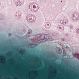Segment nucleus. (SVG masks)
<instances>
[{
    "label": "nucleus",
    "mask_w": 79,
    "mask_h": 79,
    "mask_svg": "<svg viewBox=\"0 0 79 79\" xmlns=\"http://www.w3.org/2000/svg\"><path fill=\"white\" fill-rule=\"evenodd\" d=\"M69 27L70 28V29H73V27L71 26H70Z\"/></svg>",
    "instance_id": "412c9836"
},
{
    "label": "nucleus",
    "mask_w": 79,
    "mask_h": 79,
    "mask_svg": "<svg viewBox=\"0 0 79 79\" xmlns=\"http://www.w3.org/2000/svg\"><path fill=\"white\" fill-rule=\"evenodd\" d=\"M27 53H25L24 54V55H25V57H27V58H28V57L27 56Z\"/></svg>",
    "instance_id": "6ab92c4d"
},
{
    "label": "nucleus",
    "mask_w": 79,
    "mask_h": 79,
    "mask_svg": "<svg viewBox=\"0 0 79 79\" xmlns=\"http://www.w3.org/2000/svg\"><path fill=\"white\" fill-rule=\"evenodd\" d=\"M17 60H22L21 59H18Z\"/></svg>",
    "instance_id": "c85d7f7f"
},
{
    "label": "nucleus",
    "mask_w": 79,
    "mask_h": 79,
    "mask_svg": "<svg viewBox=\"0 0 79 79\" xmlns=\"http://www.w3.org/2000/svg\"><path fill=\"white\" fill-rule=\"evenodd\" d=\"M29 8L30 10L33 12H37L39 10V6L37 3H35L34 5L31 4L30 5Z\"/></svg>",
    "instance_id": "7ed1b4c3"
},
{
    "label": "nucleus",
    "mask_w": 79,
    "mask_h": 79,
    "mask_svg": "<svg viewBox=\"0 0 79 79\" xmlns=\"http://www.w3.org/2000/svg\"><path fill=\"white\" fill-rule=\"evenodd\" d=\"M17 14H18V16H21V14L19 13H17Z\"/></svg>",
    "instance_id": "aec40b11"
},
{
    "label": "nucleus",
    "mask_w": 79,
    "mask_h": 79,
    "mask_svg": "<svg viewBox=\"0 0 79 79\" xmlns=\"http://www.w3.org/2000/svg\"><path fill=\"white\" fill-rule=\"evenodd\" d=\"M47 25L48 26H49V25H50V24H47Z\"/></svg>",
    "instance_id": "a878e982"
},
{
    "label": "nucleus",
    "mask_w": 79,
    "mask_h": 79,
    "mask_svg": "<svg viewBox=\"0 0 79 79\" xmlns=\"http://www.w3.org/2000/svg\"><path fill=\"white\" fill-rule=\"evenodd\" d=\"M15 5L16 6H21V3H20V2H19L17 1H16Z\"/></svg>",
    "instance_id": "f8f14e48"
},
{
    "label": "nucleus",
    "mask_w": 79,
    "mask_h": 79,
    "mask_svg": "<svg viewBox=\"0 0 79 79\" xmlns=\"http://www.w3.org/2000/svg\"><path fill=\"white\" fill-rule=\"evenodd\" d=\"M19 48H18V49H19Z\"/></svg>",
    "instance_id": "2f4dec72"
},
{
    "label": "nucleus",
    "mask_w": 79,
    "mask_h": 79,
    "mask_svg": "<svg viewBox=\"0 0 79 79\" xmlns=\"http://www.w3.org/2000/svg\"><path fill=\"white\" fill-rule=\"evenodd\" d=\"M37 44L36 42L34 43L33 42V44L32 43H30L29 44V46L31 48H34V47H35V46H37Z\"/></svg>",
    "instance_id": "1a4fd4ad"
},
{
    "label": "nucleus",
    "mask_w": 79,
    "mask_h": 79,
    "mask_svg": "<svg viewBox=\"0 0 79 79\" xmlns=\"http://www.w3.org/2000/svg\"><path fill=\"white\" fill-rule=\"evenodd\" d=\"M0 60H2V59H0Z\"/></svg>",
    "instance_id": "473e14b6"
},
{
    "label": "nucleus",
    "mask_w": 79,
    "mask_h": 79,
    "mask_svg": "<svg viewBox=\"0 0 79 79\" xmlns=\"http://www.w3.org/2000/svg\"><path fill=\"white\" fill-rule=\"evenodd\" d=\"M49 37H50L49 35H48V34L45 35V40H46V41H47V40H49V39H50V38H49Z\"/></svg>",
    "instance_id": "9b49d317"
},
{
    "label": "nucleus",
    "mask_w": 79,
    "mask_h": 79,
    "mask_svg": "<svg viewBox=\"0 0 79 79\" xmlns=\"http://www.w3.org/2000/svg\"><path fill=\"white\" fill-rule=\"evenodd\" d=\"M38 61V79H40V60H8V61Z\"/></svg>",
    "instance_id": "f03ea898"
},
{
    "label": "nucleus",
    "mask_w": 79,
    "mask_h": 79,
    "mask_svg": "<svg viewBox=\"0 0 79 79\" xmlns=\"http://www.w3.org/2000/svg\"><path fill=\"white\" fill-rule=\"evenodd\" d=\"M10 53L11 54V55H8V53H6V54H4L3 55L2 54H0V58H3V57H5L6 58H22V55H20V54H18L17 56H15L14 55H13V53L11 52H10Z\"/></svg>",
    "instance_id": "f257e3e1"
},
{
    "label": "nucleus",
    "mask_w": 79,
    "mask_h": 79,
    "mask_svg": "<svg viewBox=\"0 0 79 79\" xmlns=\"http://www.w3.org/2000/svg\"><path fill=\"white\" fill-rule=\"evenodd\" d=\"M72 19L75 21H77L79 20V14L77 13H74L72 16Z\"/></svg>",
    "instance_id": "423d86ee"
},
{
    "label": "nucleus",
    "mask_w": 79,
    "mask_h": 79,
    "mask_svg": "<svg viewBox=\"0 0 79 79\" xmlns=\"http://www.w3.org/2000/svg\"><path fill=\"white\" fill-rule=\"evenodd\" d=\"M11 33L9 34V36H11Z\"/></svg>",
    "instance_id": "393cba45"
},
{
    "label": "nucleus",
    "mask_w": 79,
    "mask_h": 79,
    "mask_svg": "<svg viewBox=\"0 0 79 79\" xmlns=\"http://www.w3.org/2000/svg\"><path fill=\"white\" fill-rule=\"evenodd\" d=\"M64 27L63 26H58L57 27L58 30L60 31H61V30H63Z\"/></svg>",
    "instance_id": "9d476101"
},
{
    "label": "nucleus",
    "mask_w": 79,
    "mask_h": 79,
    "mask_svg": "<svg viewBox=\"0 0 79 79\" xmlns=\"http://www.w3.org/2000/svg\"><path fill=\"white\" fill-rule=\"evenodd\" d=\"M25 33V31L23 30L20 33L21 34H24Z\"/></svg>",
    "instance_id": "f3484780"
},
{
    "label": "nucleus",
    "mask_w": 79,
    "mask_h": 79,
    "mask_svg": "<svg viewBox=\"0 0 79 79\" xmlns=\"http://www.w3.org/2000/svg\"><path fill=\"white\" fill-rule=\"evenodd\" d=\"M40 41V40H39V41H38V42H39Z\"/></svg>",
    "instance_id": "c756f323"
},
{
    "label": "nucleus",
    "mask_w": 79,
    "mask_h": 79,
    "mask_svg": "<svg viewBox=\"0 0 79 79\" xmlns=\"http://www.w3.org/2000/svg\"><path fill=\"white\" fill-rule=\"evenodd\" d=\"M40 43L45 42L47 40H45V35H41L40 36Z\"/></svg>",
    "instance_id": "0eeeda50"
},
{
    "label": "nucleus",
    "mask_w": 79,
    "mask_h": 79,
    "mask_svg": "<svg viewBox=\"0 0 79 79\" xmlns=\"http://www.w3.org/2000/svg\"><path fill=\"white\" fill-rule=\"evenodd\" d=\"M46 24H47V23H46Z\"/></svg>",
    "instance_id": "72a5a7b5"
},
{
    "label": "nucleus",
    "mask_w": 79,
    "mask_h": 79,
    "mask_svg": "<svg viewBox=\"0 0 79 79\" xmlns=\"http://www.w3.org/2000/svg\"><path fill=\"white\" fill-rule=\"evenodd\" d=\"M27 60H29V59H27ZM29 60H32V59H29Z\"/></svg>",
    "instance_id": "cd10ccee"
},
{
    "label": "nucleus",
    "mask_w": 79,
    "mask_h": 79,
    "mask_svg": "<svg viewBox=\"0 0 79 79\" xmlns=\"http://www.w3.org/2000/svg\"><path fill=\"white\" fill-rule=\"evenodd\" d=\"M22 51L23 52H24V51H25V52H26V49H24V50H22Z\"/></svg>",
    "instance_id": "5701e85b"
},
{
    "label": "nucleus",
    "mask_w": 79,
    "mask_h": 79,
    "mask_svg": "<svg viewBox=\"0 0 79 79\" xmlns=\"http://www.w3.org/2000/svg\"><path fill=\"white\" fill-rule=\"evenodd\" d=\"M61 2H62V1H61Z\"/></svg>",
    "instance_id": "7c9ffc66"
},
{
    "label": "nucleus",
    "mask_w": 79,
    "mask_h": 79,
    "mask_svg": "<svg viewBox=\"0 0 79 79\" xmlns=\"http://www.w3.org/2000/svg\"><path fill=\"white\" fill-rule=\"evenodd\" d=\"M68 19H63L60 20V22L62 24H66V23H68Z\"/></svg>",
    "instance_id": "6e6552de"
},
{
    "label": "nucleus",
    "mask_w": 79,
    "mask_h": 79,
    "mask_svg": "<svg viewBox=\"0 0 79 79\" xmlns=\"http://www.w3.org/2000/svg\"><path fill=\"white\" fill-rule=\"evenodd\" d=\"M53 60V61H56V60H40V61H42V60H47V61H48V60Z\"/></svg>",
    "instance_id": "ddd939ff"
},
{
    "label": "nucleus",
    "mask_w": 79,
    "mask_h": 79,
    "mask_svg": "<svg viewBox=\"0 0 79 79\" xmlns=\"http://www.w3.org/2000/svg\"><path fill=\"white\" fill-rule=\"evenodd\" d=\"M27 20L30 23H34L35 20V16L31 15H29L27 17Z\"/></svg>",
    "instance_id": "20e7f679"
},
{
    "label": "nucleus",
    "mask_w": 79,
    "mask_h": 79,
    "mask_svg": "<svg viewBox=\"0 0 79 79\" xmlns=\"http://www.w3.org/2000/svg\"><path fill=\"white\" fill-rule=\"evenodd\" d=\"M76 32L77 34H79V28H77L76 29Z\"/></svg>",
    "instance_id": "2eb2a0df"
},
{
    "label": "nucleus",
    "mask_w": 79,
    "mask_h": 79,
    "mask_svg": "<svg viewBox=\"0 0 79 79\" xmlns=\"http://www.w3.org/2000/svg\"><path fill=\"white\" fill-rule=\"evenodd\" d=\"M34 38H35V39H37V38H38V37H39V35H35L34 36Z\"/></svg>",
    "instance_id": "4468645a"
},
{
    "label": "nucleus",
    "mask_w": 79,
    "mask_h": 79,
    "mask_svg": "<svg viewBox=\"0 0 79 79\" xmlns=\"http://www.w3.org/2000/svg\"><path fill=\"white\" fill-rule=\"evenodd\" d=\"M52 35L54 36H55V35H56V33H52Z\"/></svg>",
    "instance_id": "a211bd4d"
},
{
    "label": "nucleus",
    "mask_w": 79,
    "mask_h": 79,
    "mask_svg": "<svg viewBox=\"0 0 79 79\" xmlns=\"http://www.w3.org/2000/svg\"><path fill=\"white\" fill-rule=\"evenodd\" d=\"M21 53H22V54H23V52H21Z\"/></svg>",
    "instance_id": "bb28decb"
},
{
    "label": "nucleus",
    "mask_w": 79,
    "mask_h": 79,
    "mask_svg": "<svg viewBox=\"0 0 79 79\" xmlns=\"http://www.w3.org/2000/svg\"><path fill=\"white\" fill-rule=\"evenodd\" d=\"M29 57L32 58L34 60H40V55L36 53L35 54H31L30 53L28 54Z\"/></svg>",
    "instance_id": "39448f33"
},
{
    "label": "nucleus",
    "mask_w": 79,
    "mask_h": 79,
    "mask_svg": "<svg viewBox=\"0 0 79 79\" xmlns=\"http://www.w3.org/2000/svg\"><path fill=\"white\" fill-rule=\"evenodd\" d=\"M32 33V30H29L28 31V34H31Z\"/></svg>",
    "instance_id": "dca6fc26"
},
{
    "label": "nucleus",
    "mask_w": 79,
    "mask_h": 79,
    "mask_svg": "<svg viewBox=\"0 0 79 79\" xmlns=\"http://www.w3.org/2000/svg\"><path fill=\"white\" fill-rule=\"evenodd\" d=\"M62 41H65V39H63L62 40Z\"/></svg>",
    "instance_id": "4be33fe9"
},
{
    "label": "nucleus",
    "mask_w": 79,
    "mask_h": 79,
    "mask_svg": "<svg viewBox=\"0 0 79 79\" xmlns=\"http://www.w3.org/2000/svg\"><path fill=\"white\" fill-rule=\"evenodd\" d=\"M3 60H13V59H3Z\"/></svg>",
    "instance_id": "b1692460"
}]
</instances>
